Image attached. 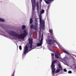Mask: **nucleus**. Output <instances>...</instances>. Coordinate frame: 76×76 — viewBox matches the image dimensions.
Masks as SVG:
<instances>
[{
    "mask_svg": "<svg viewBox=\"0 0 76 76\" xmlns=\"http://www.w3.org/2000/svg\"><path fill=\"white\" fill-rule=\"evenodd\" d=\"M44 12H45V11L44 10H42L41 11V13H42V14H43Z\"/></svg>",
    "mask_w": 76,
    "mask_h": 76,
    "instance_id": "obj_18",
    "label": "nucleus"
},
{
    "mask_svg": "<svg viewBox=\"0 0 76 76\" xmlns=\"http://www.w3.org/2000/svg\"><path fill=\"white\" fill-rule=\"evenodd\" d=\"M36 6L37 11L38 12H39V4H38V2H37Z\"/></svg>",
    "mask_w": 76,
    "mask_h": 76,
    "instance_id": "obj_9",
    "label": "nucleus"
},
{
    "mask_svg": "<svg viewBox=\"0 0 76 76\" xmlns=\"http://www.w3.org/2000/svg\"><path fill=\"white\" fill-rule=\"evenodd\" d=\"M42 44V43L40 42V43H38L37 44V47H39V46H41Z\"/></svg>",
    "mask_w": 76,
    "mask_h": 76,
    "instance_id": "obj_12",
    "label": "nucleus"
},
{
    "mask_svg": "<svg viewBox=\"0 0 76 76\" xmlns=\"http://www.w3.org/2000/svg\"><path fill=\"white\" fill-rule=\"evenodd\" d=\"M19 48L20 50H22V46H19Z\"/></svg>",
    "mask_w": 76,
    "mask_h": 76,
    "instance_id": "obj_22",
    "label": "nucleus"
},
{
    "mask_svg": "<svg viewBox=\"0 0 76 76\" xmlns=\"http://www.w3.org/2000/svg\"><path fill=\"white\" fill-rule=\"evenodd\" d=\"M66 57H65L64 58V60H66Z\"/></svg>",
    "mask_w": 76,
    "mask_h": 76,
    "instance_id": "obj_32",
    "label": "nucleus"
},
{
    "mask_svg": "<svg viewBox=\"0 0 76 76\" xmlns=\"http://www.w3.org/2000/svg\"><path fill=\"white\" fill-rule=\"evenodd\" d=\"M32 49H33V48L31 49V50H29L28 51V46H26V47H25L24 50L23 51V54H24V55L26 54H26H27V53H28V52L32 50ZM27 51H28V52H27Z\"/></svg>",
    "mask_w": 76,
    "mask_h": 76,
    "instance_id": "obj_5",
    "label": "nucleus"
},
{
    "mask_svg": "<svg viewBox=\"0 0 76 76\" xmlns=\"http://www.w3.org/2000/svg\"><path fill=\"white\" fill-rule=\"evenodd\" d=\"M55 57L56 58H59V57H58V55H57V53L55 54Z\"/></svg>",
    "mask_w": 76,
    "mask_h": 76,
    "instance_id": "obj_16",
    "label": "nucleus"
},
{
    "mask_svg": "<svg viewBox=\"0 0 76 76\" xmlns=\"http://www.w3.org/2000/svg\"><path fill=\"white\" fill-rule=\"evenodd\" d=\"M42 27H44L45 28V25L44 24H43V26Z\"/></svg>",
    "mask_w": 76,
    "mask_h": 76,
    "instance_id": "obj_29",
    "label": "nucleus"
},
{
    "mask_svg": "<svg viewBox=\"0 0 76 76\" xmlns=\"http://www.w3.org/2000/svg\"><path fill=\"white\" fill-rule=\"evenodd\" d=\"M49 32H50V34H51V35H53V30L52 29H51V30H49Z\"/></svg>",
    "mask_w": 76,
    "mask_h": 76,
    "instance_id": "obj_13",
    "label": "nucleus"
},
{
    "mask_svg": "<svg viewBox=\"0 0 76 76\" xmlns=\"http://www.w3.org/2000/svg\"><path fill=\"white\" fill-rule=\"evenodd\" d=\"M38 20H35V26L33 24H31L30 26V28L31 29H35V31H37L38 30L37 28L38 27Z\"/></svg>",
    "mask_w": 76,
    "mask_h": 76,
    "instance_id": "obj_2",
    "label": "nucleus"
},
{
    "mask_svg": "<svg viewBox=\"0 0 76 76\" xmlns=\"http://www.w3.org/2000/svg\"><path fill=\"white\" fill-rule=\"evenodd\" d=\"M60 71V70L58 69L55 72V73H58Z\"/></svg>",
    "mask_w": 76,
    "mask_h": 76,
    "instance_id": "obj_19",
    "label": "nucleus"
},
{
    "mask_svg": "<svg viewBox=\"0 0 76 76\" xmlns=\"http://www.w3.org/2000/svg\"><path fill=\"white\" fill-rule=\"evenodd\" d=\"M63 51L64 53H66V54H69V53L68 52L66 51L65 50H63Z\"/></svg>",
    "mask_w": 76,
    "mask_h": 76,
    "instance_id": "obj_15",
    "label": "nucleus"
},
{
    "mask_svg": "<svg viewBox=\"0 0 76 76\" xmlns=\"http://www.w3.org/2000/svg\"><path fill=\"white\" fill-rule=\"evenodd\" d=\"M56 62H57V61L55 60L53 61L52 62L51 67L52 68V70H53L52 71V73H54L55 72V71H56V68H55V65H54V64H55Z\"/></svg>",
    "mask_w": 76,
    "mask_h": 76,
    "instance_id": "obj_3",
    "label": "nucleus"
},
{
    "mask_svg": "<svg viewBox=\"0 0 76 76\" xmlns=\"http://www.w3.org/2000/svg\"><path fill=\"white\" fill-rule=\"evenodd\" d=\"M75 69H76V66L75 67Z\"/></svg>",
    "mask_w": 76,
    "mask_h": 76,
    "instance_id": "obj_34",
    "label": "nucleus"
},
{
    "mask_svg": "<svg viewBox=\"0 0 76 76\" xmlns=\"http://www.w3.org/2000/svg\"><path fill=\"white\" fill-rule=\"evenodd\" d=\"M47 43L48 44V45H51L54 44V41L51 39H48L46 40Z\"/></svg>",
    "mask_w": 76,
    "mask_h": 76,
    "instance_id": "obj_4",
    "label": "nucleus"
},
{
    "mask_svg": "<svg viewBox=\"0 0 76 76\" xmlns=\"http://www.w3.org/2000/svg\"><path fill=\"white\" fill-rule=\"evenodd\" d=\"M15 72L14 71V73H13V74H12V76H15Z\"/></svg>",
    "mask_w": 76,
    "mask_h": 76,
    "instance_id": "obj_26",
    "label": "nucleus"
},
{
    "mask_svg": "<svg viewBox=\"0 0 76 76\" xmlns=\"http://www.w3.org/2000/svg\"><path fill=\"white\" fill-rule=\"evenodd\" d=\"M64 72H67V69H64Z\"/></svg>",
    "mask_w": 76,
    "mask_h": 76,
    "instance_id": "obj_24",
    "label": "nucleus"
},
{
    "mask_svg": "<svg viewBox=\"0 0 76 76\" xmlns=\"http://www.w3.org/2000/svg\"><path fill=\"white\" fill-rule=\"evenodd\" d=\"M45 28V27H42V30H44Z\"/></svg>",
    "mask_w": 76,
    "mask_h": 76,
    "instance_id": "obj_27",
    "label": "nucleus"
},
{
    "mask_svg": "<svg viewBox=\"0 0 76 76\" xmlns=\"http://www.w3.org/2000/svg\"><path fill=\"white\" fill-rule=\"evenodd\" d=\"M26 28V26H25L23 25L22 26V29H25Z\"/></svg>",
    "mask_w": 76,
    "mask_h": 76,
    "instance_id": "obj_17",
    "label": "nucleus"
},
{
    "mask_svg": "<svg viewBox=\"0 0 76 76\" xmlns=\"http://www.w3.org/2000/svg\"><path fill=\"white\" fill-rule=\"evenodd\" d=\"M72 73V71H68V73H69V74H70Z\"/></svg>",
    "mask_w": 76,
    "mask_h": 76,
    "instance_id": "obj_23",
    "label": "nucleus"
},
{
    "mask_svg": "<svg viewBox=\"0 0 76 76\" xmlns=\"http://www.w3.org/2000/svg\"><path fill=\"white\" fill-rule=\"evenodd\" d=\"M57 54H58V56H60V53H57Z\"/></svg>",
    "mask_w": 76,
    "mask_h": 76,
    "instance_id": "obj_30",
    "label": "nucleus"
},
{
    "mask_svg": "<svg viewBox=\"0 0 76 76\" xmlns=\"http://www.w3.org/2000/svg\"><path fill=\"white\" fill-rule=\"evenodd\" d=\"M23 34H22L19 35L15 31H11L9 32V34L11 35H12L14 37H19L18 38L19 39H23L24 38L26 37L28 35V32L26 31V30L24 29L23 31Z\"/></svg>",
    "mask_w": 76,
    "mask_h": 76,
    "instance_id": "obj_1",
    "label": "nucleus"
},
{
    "mask_svg": "<svg viewBox=\"0 0 76 76\" xmlns=\"http://www.w3.org/2000/svg\"><path fill=\"white\" fill-rule=\"evenodd\" d=\"M33 40L32 39H29L28 40V44H30V49H31L32 47Z\"/></svg>",
    "mask_w": 76,
    "mask_h": 76,
    "instance_id": "obj_6",
    "label": "nucleus"
},
{
    "mask_svg": "<svg viewBox=\"0 0 76 76\" xmlns=\"http://www.w3.org/2000/svg\"><path fill=\"white\" fill-rule=\"evenodd\" d=\"M51 55L52 56H54V54L53 53H52Z\"/></svg>",
    "mask_w": 76,
    "mask_h": 76,
    "instance_id": "obj_28",
    "label": "nucleus"
},
{
    "mask_svg": "<svg viewBox=\"0 0 76 76\" xmlns=\"http://www.w3.org/2000/svg\"><path fill=\"white\" fill-rule=\"evenodd\" d=\"M50 50L51 51H52L53 52V51L54 50V49L53 48V49H50Z\"/></svg>",
    "mask_w": 76,
    "mask_h": 76,
    "instance_id": "obj_25",
    "label": "nucleus"
},
{
    "mask_svg": "<svg viewBox=\"0 0 76 76\" xmlns=\"http://www.w3.org/2000/svg\"><path fill=\"white\" fill-rule=\"evenodd\" d=\"M32 10L33 13H34V12H35V7L36 6V2H34V4L32 2Z\"/></svg>",
    "mask_w": 76,
    "mask_h": 76,
    "instance_id": "obj_7",
    "label": "nucleus"
},
{
    "mask_svg": "<svg viewBox=\"0 0 76 76\" xmlns=\"http://www.w3.org/2000/svg\"><path fill=\"white\" fill-rule=\"evenodd\" d=\"M52 39L53 40H54V39H53V38H52Z\"/></svg>",
    "mask_w": 76,
    "mask_h": 76,
    "instance_id": "obj_35",
    "label": "nucleus"
},
{
    "mask_svg": "<svg viewBox=\"0 0 76 76\" xmlns=\"http://www.w3.org/2000/svg\"><path fill=\"white\" fill-rule=\"evenodd\" d=\"M33 0V2H34V3H35L36 2V1H35V0Z\"/></svg>",
    "mask_w": 76,
    "mask_h": 76,
    "instance_id": "obj_31",
    "label": "nucleus"
},
{
    "mask_svg": "<svg viewBox=\"0 0 76 76\" xmlns=\"http://www.w3.org/2000/svg\"><path fill=\"white\" fill-rule=\"evenodd\" d=\"M39 18L40 25H41L42 24H45V21H44V20H42V19L41 18V16L40 15Z\"/></svg>",
    "mask_w": 76,
    "mask_h": 76,
    "instance_id": "obj_8",
    "label": "nucleus"
},
{
    "mask_svg": "<svg viewBox=\"0 0 76 76\" xmlns=\"http://www.w3.org/2000/svg\"><path fill=\"white\" fill-rule=\"evenodd\" d=\"M43 39V38L42 37V35L41 38V39L40 40V42L42 43V40Z\"/></svg>",
    "mask_w": 76,
    "mask_h": 76,
    "instance_id": "obj_20",
    "label": "nucleus"
},
{
    "mask_svg": "<svg viewBox=\"0 0 76 76\" xmlns=\"http://www.w3.org/2000/svg\"><path fill=\"white\" fill-rule=\"evenodd\" d=\"M40 1H42V0H40Z\"/></svg>",
    "mask_w": 76,
    "mask_h": 76,
    "instance_id": "obj_33",
    "label": "nucleus"
},
{
    "mask_svg": "<svg viewBox=\"0 0 76 76\" xmlns=\"http://www.w3.org/2000/svg\"><path fill=\"white\" fill-rule=\"evenodd\" d=\"M58 66H59L58 69L60 70V71H61V70H62L63 69H62V67H61V65H60V64H58Z\"/></svg>",
    "mask_w": 76,
    "mask_h": 76,
    "instance_id": "obj_11",
    "label": "nucleus"
},
{
    "mask_svg": "<svg viewBox=\"0 0 76 76\" xmlns=\"http://www.w3.org/2000/svg\"><path fill=\"white\" fill-rule=\"evenodd\" d=\"M0 21H1V22H4V20L3 19L0 18Z\"/></svg>",
    "mask_w": 76,
    "mask_h": 76,
    "instance_id": "obj_21",
    "label": "nucleus"
},
{
    "mask_svg": "<svg viewBox=\"0 0 76 76\" xmlns=\"http://www.w3.org/2000/svg\"><path fill=\"white\" fill-rule=\"evenodd\" d=\"M33 22V20H32V18H31L30 19V24H32Z\"/></svg>",
    "mask_w": 76,
    "mask_h": 76,
    "instance_id": "obj_14",
    "label": "nucleus"
},
{
    "mask_svg": "<svg viewBox=\"0 0 76 76\" xmlns=\"http://www.w3.org/2000/svg\"><path fill=\"white\" fill-rule=\"evenodd\" d=\"M54 1V0H48V1H45V2L46 3V4H50V2H49L48 1H49L50 2H51V1Z\"/></svg>",
    "mask_w": 76,
    "mask_h": 76,
    "instance_id": "obj_10",
    "label": "nucleus"
}]
</instances>
